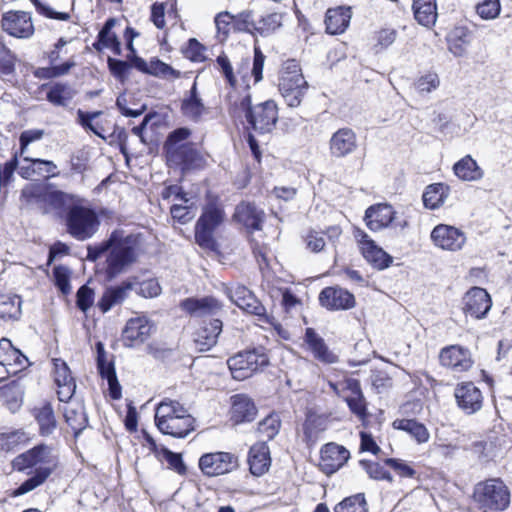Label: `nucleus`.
I'll use <instances>...</instances> for the list:
<instances>
[{"label":"nucleus","mask_w":512,"mask_h":512,"mask_svg":"<svg viewBox=\"0 0 512 512\" xmlns=\"http://www.w3.org/2000/svg\"><path fill=\"white\" fill-rule=\"evenodd\" d=\"M181 111L184 116L193 121H198L206 113L207 109L198 93L196 81L189 94L182 100Z\"/></svg>","instance_id":"72a5a7b5"},{"label":"nucleus","mask_w":512,"mask_h":512,"mask_svg":"<svg viewBox=\"0 0 512 512\" xmlns=\"http://www.w3.org/2000/svg\"><path fill=\"white\" fill-rule=\"evenodd\" d=\"M248 463L253 475L261 476L268 471L271 458L269 448L264 441L258 442L250 448Z\"/></svg>","instance_id":"cd10ccee"},{"label":"nucleus","mask_w":512,"mask_h":512,"mask_svg":"<svg viewBox=\"0 0 512 512\" xmlns=\"http://www.w3.org/2000/svg\"><path fill=\"white\" fill-rule=\"evenodd\" d=\"M27 364V357L15 348L9 339H0V365L7 367L8 372L15 374Z\"/></svg>","instance_id":"bb28decb"},{"label":"nucleus","mask_w":512,"mask_h":512,"mask_svg":"<svg viewBox=\"0 0 512 512\" xmlns=\"http://www.w3.org/2000/svg\"><path fill=\"white\" fill-rule=\"evenodd\" d=\"M365 221L372 231L381 230L390 224L400 230L408 226L407 219L397 216L392 206L388 204H377L369 207L365 212Z\"/></svg>","instance_id":"9b49d317"},{"label":"nucleus","mask_w":512,"mask_h":512,"mask_svg":"<svg viewBox=\"0 0 512 512\" xmlns=\"http://www.w3.org/2000/svg\"><path fill=\"white\" fill-rule=\"evenodd\" d=\"M279 91L289 107H298L306 94L308 84L295 59L284 62L280 78Z\"/></svg>","instance_id":"20e7f679"},{"label":"nucleus","mask_w":512,"mask_h":512,"mask_svg":"<svg viewBox=\"0 0 512 512\" xmlns=\"http://www.w3.org/2000/svg\"><path fill=\"white\" fill-rule=\"evenodd\" d=\"M349 451L336 443H327L321 449L320 468L327 474H333L339 470L349 459Z\"/></svg>","instance_id":"6ab92c4d"},{"label":"nucleus","mask_w":512,"mask_h":512,"mask_svg":"<svg viewBox=\"0 0 512 512\" xmlns=\"http://www.w3.org/2000/svg\"><path fill=\"white\" fill-rule=\"evenodd\" d=\"M127 279L136 282L135 289H133V291L142 297L153 298L161 293V286L154 278L140 279V277L133 276Z\"/></svg>","instance_id":"8fccbe9b"},{"label":"nucleus","mask_w":512,"mask_h":512,"mask_svg":"<svg viewBox=\"0 0 512 512\" xmlns=\"http://www.w3.org/2000/svg\"><path fill=\"white\" fill-rule=\"evenodd\" d=\"M58 466V459L50 446L39 444L16 456L12 467L18 472L32 469L31 476L12 492L13 497L22 496L42 486L54 473Z\"/></svg>","instance_id":"f257e3e1"},{"label":"nucleus","mask_w":512,"mask_h":512,"mask_svg":"<svg viewBox=\"0 0 512 512\" xmlns=\"http://www.w3.org/2000/svg\"><path fill=\"white\" fill-rule=\"evenodd\" d=\"M82 202L83 200L78 198L70 206L66 216L67 232L78 241L91 238L100 226L96 211Z\"/></svg>","instance_id":"7ed1b4c3"},{"label":"nucleus","mask_w":512,"mask_h":512,"mask_svg":"<svg viewBox=\"0 0 512 512\" xmlns=\"http://www.w3.org/2000/svg\"><path fill=\"white\" fill-rule=\"evenodd\" d=\"M351 16L352 13L349 7L329 9L325 19L327 32L332 35L343 33L350 23Z\"/></svg>","instance_id":"2f4dec72"},{"label":"nucleus","mask_w":512,"mask_h":512,"mask_svg":"<svg viewBox=\"0 0 512 512\" xmlns=\"http://www.w3.org/2000/svg\"><path fill=\"white\" fill-rule=\"evenodd\" d=\"M96 353L97 367L101 376L115 370L113 362L108 358L104 345L101 342L96 343Z\"/></svg>","instance_id":"69168bd1"},{"label":"nucleus","mask_w":512,"mask_h":512,"mask_svg":"<svg viewBox=\"0 0 512 512\" xmlns=\"http://www.w3.org/2000/svg\"><path fill=\"white\" fill-rule=\"evenodd\" d=\"M35 418L39 424V430L42 436H48L55 430L56 419L50 403H45L42 407L36 408Z\"/></svg>","instance_id":"c03bdc74"},{"label":"nucleus","mask_w":512,"mask_h":512,"mask_svg":"<svg viewBox=\"0 0 512 512\" xmlns=\"http://www.w3.org/2000/svg\"><path fill=\"white\" fill-rule=\"evenodd\" d=\"M439 85V77L433 72H428L422 75L415 83V87L419 93H430L433 90H436Z\"/></svg>","instance_id":"0e129e2a"},{"label":"nucleus","mask_w":512,"mask_h":512,"mask_svg":"<svg viewBox=\"0 0 512 512\" xmlns=\"http://www.w3.org/2000/svg\"><path fill=\"white\" fill-rule=\"evenodd\" d=\"M257 23L254 20L253 12L250 10L242 11L238 15H234V30L241 32H249L257 29Z\"/></svg>","instance_id":"680f3d73"},{"label":"nucleus","mask_w":512,"mask_h":512,"mask_svg":"<svg viewBox=\"0 0 512 512\" xmlns=\"http://www.w3.org/2000/svg\"><path fill=\"white\" fill-rule=\"evenodd\" d=\"M454 396L458 407L466 414H474L482 408V392L472 382L458 384Z\"/></svg>","instance_id":"2eb2a0df"},{"label":"nucleus","mask_w":512,"mask_h":512,"mask_svg":"<svg viewBox=\"0 0 512 512\" xmlns=\"http://www.w3.org/2000/svg\"><path fill=\"white\" fill-rule=\"evenodd\" d=\"M42 89L46 91V100L52 106L63 109L70 108L73 99L77 95L76 89L67 82L43 84Z\"/></svg>","instance_id":"5701e85b"},{"label":"nucleus","mask_w":512,"mask_h":512,"mask_svg":"<svg viewBox=\"0 0 512 512\" xmlns=\"http://www.w3.org/2000/svg\"><path fill=\"white\" fill-rule=\"evenodd\" d=\"M359 247L364 258L377 269H385L392 263V257L363 231H357Z\"/></svg>","instance_id":"a211bd4d"},{"label":"nucleus","mask_w":512,"mask_h":512,"mask_svg":"<svg viewBox=\"0 0 512 512\" xmlns=\"http://www.w3.org/2000/svg\"><path fill=\"white\" fill-rule=\"evenodd\" d=\"M111 237H114V241L108 248L106 258V273L110 279L124 272L136 260L135 248L130 238H123L117 232H113Z\"/></svg>","instance_id":"0eeeda50"},{"label":"nucleus","mask_w":512,"mask_h":512,"mask_svg":"<svg viewBox=\"0 0 512 512\" xmlns=\"http://www.w3.org/2000/svg\"><path fill=\"white\" fill-rule=\"evenodd\" d=\"M199 468L209 477L224 475L237 469L238 457L229 452H213L203 454L199 459Z\"/></svg>","instance_id":"f8f14e48"},{"label":"nucleus","mask_w":512,"mask_h":512,"mask_svg":"<svg viewBox=\"0 0 512 512\" xmlns=\"http://www.w3.org/2000/svg\"><path fill=\"white\" fill-rule=\"evenodd\" d=\"M279 428L280 419L278 415L271 414L258 424L257 431L263 439L271 440L278 434Z\"/></svg>","instance_id":"5fc2aeb1"},{"label":"nucleus","mask_w":512,"mask_h":512,"mask_svg":"<svg viewBox=\"0 0 512 512\" xmlns=\"http://www.w3.org/2000/svg\"><path fill=\"white\" fill-rule=\"evenodd\" d=\"M439 358L443 366L454 372H465L473 365L470 351L458 345L443 348Z\"/></svg>","instance_id":"aec40b11"},{"label":"nucleus","mask_w":512,"mask_h":512,"mask_svg":"<svg viewBox=\"0 0 512 512\" xmlns=\"http://www.w3.org/2000/svg\"><path fill=\"white\" fill-rule=\"evenodd\" d=\"M181 308L194 317L217 315L222 310L221 303L214 297L187 298Z\"/></svg>","instance_id":"a878e982"},{"label":"nucleus","mask_w":512,"mask_h":512,"mask_svg":"<svg viewBox=\"0 0 512 512\" xmlns=\"http://www.w3.org/2000/svg\"><path fill=\"white\" fill-rule=\"evenodd\" d=\"M491 305L490 295L480 287L471 288L463 298L464 313L476 319L485 317Z\"/></svg>","instance_id":"dca6fc26"},{"label":"nucleus","mask_w":512,"mask_h":512,"mask_svg":"<svg viewBox=\"0 0 512 512\" xmlns=\"http://www.w3.org/2000/svg\"><path fill=\"white\" fill-rule=\"evenodd\" d=\"M135 284L133 280L126 279L119 285L106 288L97 304L100 310L106 313L114 306L123 303L129 293L135 289Z\"/></svg>","instance_id":"393cba45"},{"label":"nucleus","mask_w":512,"mask_h":512,"mask_svg":"<svg viewBox=\"0 0 512 512\" xmlns=\"http://www.w3.org/2000/svg\"><path fill=\"white\" fill-rule=\"evenodd\" d=\"M36 10L45 17L57 20H67L70 16L67 12L56 11L48 0H32Z\"/></svg>","instance_id":"e2e57ef3"},{"label":"nucleus","mask_w":512,"mask_h":512,"mask_svg":"<svg viewBox=\"0 0 512 512\" xmlns=\"http://www.w3.org/2000/svg\"><path fill=\"white\" fill-rule=\"evenodd\" d=\"M330 388L345 401L349 398H357L363 395L358 380L347 378L337 383L329 382Z\"/></svg>","instance_id":"de8ad7c7"},{"label":"nucleus","mask_w":512,"mask_h":512,"mask_svg":"<svg viewBox=\"0 0 512 512\" xmlns=\"http://www.w3.org/2000/svg\"><path fill=\"white\" fill-rule=\"evenodd\" d=\"M23 160L32 163V172H34V175L54 177L58 174L56 172L57 166L52 161L30 157H24Z\"/></svg>","instance_id":"6e6d98bb"},{"label":"nucleus","mask_w":512,"mask_h":512,"mask_svg":"<svg viewBox=\"0 0 512 512\" xmlns=\"http://www.w3.org/2000/svg\"><path fill=\"white\" fill-rule=\"evenodd\" d=\"M235 217L246 228L260 230L264 220V212L252 203H241L236 207Z\"/></svg>","instance_id":"c756f323"},{"label":"nucleus","mask_w":512,"mask_h":512,"mask_svg":"<svg viewBox=\"0 0 512 512\" xmlns=\"http://www.w3.org/2000/svg\"><path fill=\"white\" fill-rule=\"evenodd\" d=\"M46 187L38 183H29L24 186L20 195L22 208L43 210Z\"/></svg>","instance_id":"c9c22d12"},{"label":"nucleus","mask_w":512,"mask_h":512,"mask_svg":"<svg viewBox=\"0 0 512 512\" xmlns=\"http://www.w3.org/2000/svg\"><path fill=\"white\" fill-rule=\"evenodd\" d=\"M116 20L111 18L106 21L98 35V44L103 48L110 49L115 55L121 54V43L117 35L112 31Z\"/></svg>","instance_id":"37998d69"},{"label":"nucleus","mask_w":512,"mask_h":512,"mask_svg":"<svg viewBox=\"0 0 512 512\" xmlns=\"http://www.w3.org/2000/svg\"><path fill=\"white\" fill-rule=\"evenodd\" d=\"M450 188L443 183H434L426 187L423 193V203L428 209H437L447 200Z\"/></svg>","instance_id":"ea45409f"},{"label":"nucleus","mask_w":512,"mask_h":512,"mask_svg":"<svg viewBox=\"0 0 512 512\" xmlns=\"http://www.w3.org/2000/svg\"><path fill=\"white\" fill-rule=\"evenodd\" d=\"M190 135L191 130L186 127L177 128L170 132L164 143L165 153L174 154L181 147L191 144L187 141Z\"/></svg>","instance_id":"09e8293b"},{"label":"nucleus","mask_w":512,"mask_h":512,"mask_svg":"<svg viewBox=\"0 0 512 512\" xmlns=\"http://www.w3.org/2000/svg\"><path fill=\"white\" fill-rule=\"evenodd\" d=\"M63 414L67 424L73 429L76 435L80 433L88 423L84 406L80 402L67 401L63 408Z\"/></svg>","instance_id":"e433bc0d"},{"label":"nucleus","mask_w":512,"mask_h":512,"mask_svg":"<svg viewBox=\"0 0 512 512\" xmlns=\"http://www.w3.org/2000/svg\"><path fill=\"white\" fill-rule=\"evenodd\" d=\"M475 11L484 20L497 18L501 11L499 0H475Z\"/></svg>","instance_id":"603ef678"},{"label":"nucleus","mask_w":512,"mask_h":512,"mask_svg":"<svg viewBox=\"0 0 512 512\" xmlns=\"http://www.w3.org/2000/svg\"><path fill=\"white\" fill-rule=\"evenodd\" d=\"M215 25L217 28V37L220 41H224L231 29H234V15L229 12H221L215 17Z\"/></svg>","instance_id":"13d9d810"},{"label":"nucleus","mask_w":512,"mask_h":512,"mask_svg":"<svg viewBox=\"0 0 512 512\" xmlns=\"http://www.w3.org/2000/svg\"><path fill=\"white\" fill-rule=\"evenodd\" d=\"M223 289L227 297L240 309L257 316L263 323L274 324L273 317L266 313L265 307L248 288L240 284H232L223 285Z\"/></svg>","instance_id":"9d476101"},{"label":"nucleus","mask_w":512,"mask_h":512,"mask_svg":"<svg viewBox=\"0 0 512 512\" xmlns=\"http://www.w3.org/2000/svg\"><path fill=\"white\" fill-rule=\"evenodd\" d=\"M413 12L415 20L422 26L431 27L437 20L436 0H414Z\"/></svg>","instance_id":"4c0bfd02"},{"label":"nucleus","mask_w":512,"mask_h":512,"mask_svg":"<svg viewBox=\"0 0 512 512\" xmlns=\"http://www.w3.org/2000/svg\"><path fill=\"white\" fill-rule=\"evenodd\" d=\"M21 315V298L17 295L0 296V318L17 320Z\"/></svg>","instance_id":"49530a36"},{"label":"nucleus","mask_w":512,"mask_h":512,"mask_svg":"<svg viewBox=\"0 0 512 512\" xmlns=\"http://www.w3.org/2000/svg\"><path fill=\"white\" fill-rule=\"evenodd\" d=\"M335 512H368L366 500L363 494H356L345 498L338 503Z\"/></svg>","instance_id":"3c124183"},{"label":"nucleus","mask_w":512,"mask_h":512,"mask_svg":"<svg viewBox=\"0 0 512 512\" xmlns=\"http://www.w3.org/2000/svg\"><path fill=\"white\" fill-rule=\"evenodd\" d=\"M320 304L329 310H347L355 306L353 294L338 287H326L319 295Z\"/></svg>","instance_id":"4be33fe9"},{"label":"nucleus","mask_w":512,"mask_h":512,"mask_svg":"<svg viewBox=\"0 0 512 512\" xmlns=\"http://www.w3.org/2000/svg\"><path fill=\"white\" fill-rule=\"evenodd\" d=\"M15 61V55L4 44L3 39L0 36V71L5 75L13 73L15 68Z\"/></svg>","instance_id":"052dcab7"},{"label":"nucleus","mask_w":512,"mask_h":512,"mask_svg":"<svg viewBox=\"0 0 512 512\" xmlns=\"http://www.w3.org/2000/svg\"><path fill=\"white\" fill-rule=\"evenodd\" d=\"M194 423L188 409L177 400L165 398L156 406L155 424L163 434L185 438L195 429Z\"/></svg>","instance_id":"f03ea898"},{"label":"nucleus","mask_w":512,"mask_h":512,"mask_svg":"<svg viewBox=\"0 0 512 512\" xmlns=\"http://www.w3.org/2000/svg\"><path fill=\"white\" fill-rule=\"evenodd\" d=\"M474 498L484 512L502 511L510 503V492L502 480L493 478L476 485Z\"/></svg>","instance_id":"423d86ee"},{"label":"nucleus","mask_w":512,"mask_h":512,"mask_svg":"<svg viewBox=\"0 0 512 512\" xmlns=\"http://www.w3.org/2000/svg\"><path fill=\"white\" fill-rule=\"evenodd\" d=\"M152 324L145 316H138L127 321L122 341L126 347H135L144 343L150 336Z\"/></svg>","instance_id":"f3484780"},{"label":"nucleus","mask_w":512,"mask_h":512,"mask_svg":"<svg viewBox=\"0 0 512 512\" xmlns=\"http://www.w3.org/2000/svg\"><path fill=\"white\" fill-rule=\"evenodd\" d=\"M2 28L10 36L20 39L30 38L34 34L31 14L26 11H9L3 14Z\"/></svg>","instance_id":"ddd939ff"},{"label":"nucleus","mask_w":512,"mask_h":512,"mask_svg":"<svg viewBox=\"0 0 512 512\" xmlns=\"http://www.w3.org/2000/svg\"><path fill=\"white\" fill-rule=\"evenodd\" d=\"M281 25V15L277 13L267 14L263 16L257 23V30L261 32V34L269 33L274 31L277 27Z\"/></svg>","instance_id":"338daca9"},{"label":"nucleus","mask_w":512,"mask_h":512,"mask_svg":"<svg viewBox=\"0 0 512 512\" xmlns=\"http://www.w3.org/2000/svg\"><path fill=\"white\" fill-rule=\"evenodd\" d=\"M360 465L364 468L370 478L374 480H387L389 482L392 481L390 473L384 468L382 464L368 460H361Z\"/></svg>","instance_id":"bf43d9fd"},{"label":"nucleus","mask_w":512,"mask_h":512,"mask_svg":"<svg viewBox=\"0 0 512 512\" xmlns=\"http://www.w3.org/2000/svg\"><path fill=\"white\" fill-rule=\"evenodd\" d=\"M329 145L333 157L342 158L350 155L357 149L356 134L350 128H341L332 135Z\"/></svg>","instance_id":"b1692460"},{"label":"nucleus","mask_w":512,"mask_h":512,"mask_svg":"<svg viewBox=\"0 0 512 512\" xmlns=\"http://www.w3.org/2000/svg\"><path fill=\"white\" fill-rule=\"evenodd\" d=\"M430 237L436 247L452 252L461 250L466 242L460 229L446 224L435 226Z\"/></svg>","instance_id":"4468645a"},{"label":"nucleus","mask_w":512,"mask_h":512,"mask_svg":"<svg viewBox=\"0 0 512 512\" xmlns=\"http://www.w3.org/2000/svg\"><path fill=\"white\" fill-rule=\"evenodd\" d=\"M78 198L74 195L67 194L58 190L45 189L43 213H47L52 209H62L68 203H74Z\"/></svg>","instance_id":"79ce46f5"},{"label":"nucleus","mask_w":512,"mask_h":512,"mask_svg":"<svg viewBox=\"0 0 512 512\" xmlns=\"http://www.w3.org/2000/svg\"><path fill=\"white\" fill-rule=\"evenodd\" d=\"M240 107L251 128L259 134L273 131L278 121V107L275 101L267 100L255 106L251 105V96L247 94L240 101Z\"/></svg>","instance_id":"39448f33"},{"label":"nucleus","mask_w":512,"mask_h":512,"mask_svg":"<svg viewBox=\"0 0 512 512\" xmlns=\"http://www.w3.org/2000/svg\"><path fill=\"white\" fill-rule=\"evenodd\" d=\"M222 331V321L220 319H213L202 326L196 333L195 344L200 351H207L212 348L216 343L219 334Z\"/></svg>","instance_id":"7c9ffc66"},{"label":"nucleus","mask_w":512,"mask_h":512,"mask_svg":"<svg viewBox=\"0 0 512 512\" xmlns=\"http://www.w3.org/2000/svg\"><path fill=\"white\" fill-rule=\"evenodd\" d=\"M325 430L324 419L315 414H309L304 422L303 431L307 441L314 440Z\"/></svg>","instance_id":"4d7b16f0"},{"label":"nucleus","mask_w":512,"mask_h":512,"mask_svg":"<svg viewBox=\"0 0 512 512\" xmlns=\"http://www.w3.org/2000/svg\"><path fill=\"white\" fill-rule=\"evenodd\" d=\"M215 65L230 87L236 88L239 85L233 66L225 54H220L216 58Z\"/></svg>","instance_id":"864d4df0"},{"label":"nucleus","mask_w":512,"mask_h":512,"mask_svg":"<svg viewBox=\"0 0 512 512\" xmlns=\"http://www.w3.org/2000/svg\"><path fill=\"white\" fill-rule=\"evenodd\" d=\"M231 415L236 423L252 421L257 413V409L250 398L245 395L233 396Z\"/></svg>","instance_id":"f704fd0d"},{"label":"nucleus","mask_w":512,"mask_h":512,"mask_svg":"<svg viewBox=\"0 0 512 512\" xmlns=\"http://www.w3.org/2000/svg\"><path fill=\"white\" fill-rule=\"evenodd\" d=\"M155 456L160 461H166L169 468L174 470L180 475H185L187 467L182 460V456L179 453H174L164 446L154 445Z\"/></svg>","instance_id":"a18cd8bd"},{"label":"nucleus","mask_w":512,"mask_h":512,"mask_svg":"<svg viewBox=\"0 0 512 512\" xmlns=\"http://www.w3.org/2000/svg\"><path fill=\"white\" fill-rule=\"evenodd\" d=\"M455 175L464 181H477L483 177V171L471 156H465L453 167Z\"/></svg>","instance_id":"a19ab883"},{"label":"nucleus","mask_w":512,"mask_h":512,"mask_svg":"<svg viewBox=\"0 0 512 512\" xmlns=\"http://www.w3.org/2000/svg\"><path fill=\"white\" fill-rule=\"evenodd\" d=\"M393 427L409 434L418 444L428 442L430 433L426 426L415 419H397Z\"/></svg>","instance_id":"58836bf2"},{"label":"nucleus","mask_w":512,"mask_h":512,"mask_svg":"<svg viewBox=\"0 0 512 512\" xmlns=\"http://www.w3.org/2000/svg\"><path fill=\"white\" fill-rule=\"evenodd\" d=\"M54 381L58 387L57 395L58 399L61 402H67L71 400L72 396L75 393L76 384L75 380L71 375V371L66 364L61 359H54Z\"/></svg>","instance_id":"412c9836"},{"label":"nucleus","mask_w":512,"mask_h":512,"mask_svg":"<svg viewBox=\"0 0 512 512\" xmlns=\"http://www.w3.org/2000/svg\"><path fill=\"white\" fill-rule=\"evenodd\" d=\"M223 220L224 212L220 207L215 204L205 206L195 227L196 242L203 248L214 250L216 242L213 233Z\"/></svg>","instance_id":"1a4fd4ad"},{"label":"nucleus","mask_w":512,"mask_h":512,"mask_svg":"<svg viewBox=\"0 0 512 512\" xmlns=\"http://www.w3.org/2000/svg\"><path fill=\"white\" fill-rule=\"evenodd\" d=\"M269 363L266 353L260 350L239 352L227 361L231 375L236 380H244L255 372L263 369Z\"/></svg>","instance_id":"6e6552de"},{"label":"nucleus","mask_w":512,"mask_h":512,"mask_svg":"<svg viewBox=\"0 0 512 512\" xmlns=\"http://www.w3.org/2000/svg\"><path fill=\"white\" fill-rule=\"evenodd\" d=\"M305 342L308 344L314 357L319 361L328 364L337 362V355L329 350L324 340L312 328L306 329Z\"/></svg>","instance_id":"c85d7f7f"},{"label":"nucleus","mask_w":512,"mask_h":512,"mask_svg":"<svg viewBox=\"0 0 512 512\" xmlns=\"http://www.w3.org/2000/svg\"><path fill=\"white\" fill-rule=\"evenodd\" d=\"M167 161L182 170L191 169L199 165L201 156L193 144H188L176 150L174 154H166Z\"/></svg>","instance_id":"473e14b6"},{"label":"nucleus","mask_w":512,"mask_h":512,"mask_svg":"<svg viewBox=\"0 0 512 512\" xmlns=\"http://www.w3.org/2000/svg\"><path fill=\"white\" fill-rule=\"evenodd\" d=\"M94 302V291L87 285H83L77 291V306L86 312Z\"/></svg>","instance_id":"774afa93"}]
</instances>
